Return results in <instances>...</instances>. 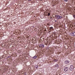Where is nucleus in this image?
Segmentation results:
<instances>
[{"mask_svg":"<svg viewBox=\"0 0 75 75\" xmlns=\"http://www.w3.org/2000/svg\"><path fill=\"white\" fill-rule=\"evenodd\" d=\"M58 15H55V17H57H57H58Z\"/></svg>","mask_w":75,"mask_h":75,"instance_id":"obj_12","label":"nucleus"},{"mask_svg":"<svg viewBox=\"0 0 75 75\" xmlns=\"http://www.w3.org/2000/svg\"><path fill=\"white\" fill-rule=\"evenodd\" d=\"M69 61H65V64H69Z\"/></svg>","mask_w":75,"mask_h":75,"instance_id":"obj_6","label":"nucleus"},{"mask_svg":"<svg viewBox=\"0 0 75 75\" xmlns=\"http://www.w3.org/2000/svg\"><path fill=\"white\" fill-rule=\"evenodd\" d=\"M50 29H53V27H50Z\"/></svg>","mask_w":75,"mask_h":75,"instance_id":"obj_11","label":"nucleus"},{"mask_svg":"<svg viewBox=\"0 0 75 75\" xmlns=\"http://www.w3.org/2000/svg\"><path fill=\"white\" fill-rule=\"evenodd\" d=\"M50 13H48V16H50Z\"/></svg>","mask_w":75,"mask_h":75,"instance_id":"obj_10","label":"nucleus"},{"mask_svg":"<svg viewBox=\"0 0 75 75\" xmlns=\"http://www.w3.org/2000/svg\"><path fill=\"white\" fill-rule=\"evenodd\" d=\"M54 61L55 62H57V59H54Z\"/></svg>","mask_w":75,"mask_h":75,"instance_id":"obj_8","label":"nucleus"},{"mask_svg":"<svg viewBox=\"0 0 75 75\" xmlns=\"http://www.w3.org/2000/svg\"><path fill=\"white\" fill-rule=\"evenodd\" d=\"M70 69L71 71H73V70H74V66H73V65H71Z\"/></svg>","mask_w":75,"mask_h":75,"instance_id":"obj_3","label":"nucleus"},{"mask_svg":"<svg viewBox=\"0 0 75 75\" xmlns=\"http://www.w3.org/2000/svg\"><path fill=\"white\" fill-rule=\"evenodd\" d=\"M55 22H57V20H55Z\"/></svg>","mask_w":75,"mask_h":75,"instance_id":"obj_15","label":"nucleus"},{"mask_svg":"<svg viewBox=\"0 0 75 75\" xmlns=\"http://www.w3.org/2000/svg\"><path fill=\"white\" fill-rule=\"evenodd\" d=\"M39 47L40 48H44V45L43 44H42L39 45Z\"/></svg>","mask_w":75,"mask_h":75,"instance_id":"obj_1","label":"nucleus"},{"mask_svg":"<svg viewBox=\"0 0 75 75\" xmlns=\"http://www.w3.org/2000/svg\"><path fill=\"white\" fill-rule=\"evenodd\" d=\"M71 35H73V36H75V32L73 33H71Z\"/></svg>","mask_w":75,"mask_h":75,"instance_id":"obj_5","label":"nucleus"},{"mask_svg":"<svg viewBox=\"0 0 75 75\" xmlns=\"http://www.w3.org/2000/svg\"><path fill=\"white\" fill-rule=\"evenodd\" d=\"M37 56H34V57H32V58H33V59H36V58H37Z\"/></svg>","mask_w":75,"mask_h":75,"instance_id":"obj_7","label":"nucleus"},{"mask_svg":"<svg viewBox=\"0 0 75 75\" xmlns=\"http://www.w3.org/2000/svg\"><path fill=\"white\" fill-rule=\"evenodd\" d=\"M28 1H31V0H28Z\"/></svg>","mask_w":75,"mask_h":75,"instance_id":"obj_14","label":"nucleus"},{"mask_svg":"<svg viewBox=\"0 0 75 75\" xmlns=\"http://www.w3.org/2000/svg\"><path fill=\"white\" fill-rule=\"evenodd\" d=\"M64 70L65 72H67V71L68 70V67H65L64 68Z\"/></svg>","mask_w":75,"mask_h":75,"instance_id":"obj_2","label":"nucleus"},{"mask_svg":"<svg viewBox=\"0 0 75 75\" xmlns=\"http://www.w3.org/2000/svg\"><path fill=\"white\" fill-rule=\"evenodd\" d=\"M73 17L74 18H75V15H73Z\"/></svg>","mask_w":75,"mask_h":75,"instance_id":"obj_13","label":"nucleus"},{"mask_svg":"<svg viewBox=\"0 0 75 75\" xmlns=\"http://www.w3.org/2000/svg\"><path fill=\"white\" fill-rule=\"evenodd\" d=\"M64 1L67 2V1H68V0H64Z\"/></svg>","mask_w":75,"mask_h":75,"instance_id":"obj_9","label":"nucleus"},{"mask_svg":"<svg viewBox=\"0 0 75 75\" xmlns=\"http://www.w3.org/2000/svg\"><path fill=\"white\" fill-rule=\"evenodd\" d=\"M62 17L58 15L57 16V19L58 20L60 19V18H62Z\"/></svg>","mask_w":75,"mask_h":75,"instance_id":"obj_4","label":"nucleus"}]
</instances>
